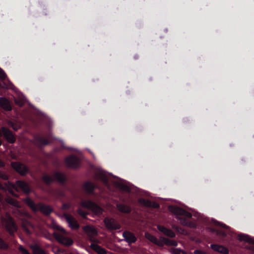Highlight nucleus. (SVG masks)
<instances>
[{
  "label": "nucleus",
  "instance_id": "nucleus-20",
  "mask_svg": "<svg viewBox=\"0 0 254 254\" xmlns=\"http://www.w3.org/2000/svg\"><path fill=\"white\" fill-rule=\"evenodd\" d=\"M146 238L150 242L154 243V244L157 245L159 247H163V243L160 240H158V239L155 237L154 236L146 233H145Z\"/></svg>",
  "mask_w": 254,
  "mask_h": 254
},
{
  "label": "nucleus",
  "instance_id": "nucleus-7",
  "mask_svg": "<svg viewBox=\"0 0 254 254\" xmlns=\"http://www.w3.org/2000/svg\"><path fill=\"white\" fill-rule=\"evenodd\" d=\"M169 210L171 212L174 213L177 216H182L188 219L191 218L192 217V214L191 213L187 211L186 210L178 206H170L169 207Z\"/></svg>",
  "mask_w": 254,
  "mask_h": 254
},
{
  "label": "nucleus",
  "instance_id": "nucleus-11",
  "mask_svg": "<svg viewBox=\"0 0 254 254\" xmlns=\"http://www.w3.org/2000/svg\"><path fill=\"white\" fill-rule=\"evenodd\" d=\"M14 187L16 190H19L26 193H29L31 191L28 184L23 181H17Z\"/></svg>",
  "mask_w": 254,
  "mask_h": 254
},
{
  "label": "nucleus",
  "instance_id": "nucleus-21",
  "mask_svg": "<svg viewBox=\"0 0 254 254\" xmlns=\"http://www.w3.org/2000/svg\"><path fill=\"white\" fill-rule=\"evenodd\" d=\"M84 230L89 237L90 238L91 241H93L94 236L97 235V231L93 227L87 226L85 227Z\"/></svg>",
  "mask_w": 254,
  "mask_h": 254
},
{
  "label": "nucleus",
  "instance_id": "nucleus-10",
  "mask_svg": "<svg viewBox=\"0 0 254 254\" xmlns=\"http://www.w3.org/2000/svg\"><path fill=\"white\" fill-rule=\"evenodd\" d=\"M64 216L71 229L76 230L79 228V224L72 216L67 213L64 214Z\"/></svg>",
  "mask_w": 254,
  "mask_h": 254
},
{
  "label": "nucleus",
  "instance_id": "nucleus-38",
  "mask_svg": "<svg viewBox=\"0 0 254 254\" xmlns=\"http://www.w3.org/2000/svg\"><path fill=\"white\" fill-rule=\"evenodd\" d=\"M70 207V204L67 203H64L62 205V208L64 210H67L69 209Z\"/></svg>",
  "mask_w": 254,
  "mask_h": 254
},
{
  "label": "nucleus",
  "instance_id": "nucleus-39",
  "mask_svg": "<svg viewBox=\"0 0 254 254\" xmlns=\"http://www.w3.org/2000/svg\"><path fill=\"white\" fill-rule=\"evenodd\" d=\"M194 254H207L205 252L201 251V250H195L194 251Z\"/></svg>",
  "mask_w": 254,
  "mask_h": 254
},
{
  "label": "nucleus",
  "instance_id": "nucleus-18",
  "mask_svg": "<svg viewBox=\"0 0 254 254\" xmlns=\"http://www.w3.org/2000/svg\"><path fill=\"white\" fill-rule=\"evenodd\" d=\"M0 106L6 111H10L12 110L9 101L5 97H0Z\"/></svg>",
  "mask_w": 254,
  "mask_h": 254
},
{
  "label": "nucleus",
  "instance_id": "nucleus-35",
  "mask_svg": "<svg viewBox=\"0 0 254 254\" xmlns=\"http://www.w3.org/2000/svg\"><path fill=\"white\" fill-rule=\"evenodd\" d=\"M0 178L3 179L4 180H7L8 179V176L4 172L0 171Z\"/></svg>",
  "mask_w": 254,
  "mask_h": 254
},
{
  "label": "nucleus",
  "instance_id": "nucleus-37",
  "mask_svg": "<svg viewBox=\"0 0 254 254\" xmlns=\"http://www.w3.org/2000/svg\"><path fill=\"white\" fill-rule=\"evenodd\" d=\"M77 212L80 215L83 217H85L87 215V213L80 208L78 209Z\"/></svg>",
  "mask_w": 254,
  "mask_h": 254
},
{
  "label": "nucleus",
  "instance_id": "nucleus-29",
  "mask_svg": "<svg viewBox=\"0 0 254 254\" xmlns=\"http://www.w3.org/2000/svg\"><path fill=\"white\" fill-rule=\"evenodd\" d=\"M31 249L33 254H46L45 251L36 244L32 246Z\"/></svg>",
  "mask_w": 254,
  "mask_h": 254
},
{
  "label": "nucleus",
  "instance_id": "nucleus-8",
  "mask_svg": "<svg viewBox=\"0 0 254 254\" xmlns=\"http://www.w3.org/2000/svg\"><path fill=\"white\" fill-rule=\"evenodd\" d=\"M104 223L107 229L111 230H117L121 228V225L113 218L106 217Z\"/></svg>",
  "mask_w": 254,
  "mask_h": 254
},
{
  "label": "nucleus",
  "instance_id": "nucleus-30",
  "mask_svg": "<svg viewBox=\"0 0 254 254\" xmlns=\"http://www.w3.org/2000/svg\"><path fill=\"white\" fill-rule=\"evenodd\" d=\"M210 248L214 251L219 252L220 253H222V246L212 244L210 245Z\"/></svg>",
  "mask_w": 254,
  "mask_h": 254
},
{
  "label": "nucleus",
  "instance_id": "nucleus-33",
  "mask_svg": "<svg viewBox=\"0 0 254 254\" xmlns=\"http://www.w3.org/2000/svg\"><path fill=\"white\" fill-rule=\"evenodd\" d=\"M173 254H188L185 251L180 249H174L173 250Z\"/></svg>",
  "mask_w": 254,
  "mask_h": 254
},
{
  "label": "nucleus",
  "instance_id": "nucleus-24",
  "mask_svg": "<svg viewBox=\"0 0 254 254\" xmlns=\"http://www.w3.org/2000/svg\"><path fill=\"white\" fill-rule=\"evenodd\" d=\"M177 218L180 220V223L184 226L190 227H193L194 226L193 223L182 216H178Z\"/></svg>",
  "mask_w": 254,
  "mask_h": 254
},
{
  "label": "nucleus",
  "instance_id": "nucleus-43",
  "mask_svg": "<svg viewBox=\"0 0 254 254\" xmlns=\"http://www.w3.org/2000/svg\"><path fill=\"white\" fill-rule=\"evenodd\" d=\"M57 193H58L59 195H63V192H62V191H57Z\"/></svg>",
  "mask_w": 254,
  "mask_h": 254
},
{
  "label": "nucleus",
  "instance_id": "nucleus-5",
  "mask_svg": "<svg viewBox=\"0 0 254 254\" xmlns=\"http://www.w3.org/2000/svg\"><path fill=\"white\" fill-rule=\"evenodd\" d=\"M11 166L13 170L21 176L28 174L29 169L24 164L19 162H11Z\"/></svg>",
  "mask_w": 254,
  "mask_h": 254
},
{
  "label": "nucleus",
  "instance_id": "nucleus-14",
  "mask_svg": "<svg viewBox=\"0 0 254 254\" xmlns=\"http://www.w3.org/2000/svg\"><path fill=\"white\" fill-rule=\"evenodd\" d=\"M158 230L162 233L165 235L174 238L176 237L175 233L170 229H168L164 226L158 225H157Z\"/></svg>",
  "mask_w": 254,
  "mask_h": 254
},
{
  "label": "nucleus",
  "instance_id": "nucleus-23",
  "mask_svg": "<svg viewBox=\"0 0 254 254\" xmlns=\"http://www.w3.org/2000/svg\"><path fill=\"white\" fill-rule=\"evenodd\" d=\"M160 239L163 243V246L165 245L168 246L176 247L178 245V243L175 240H171L164 237H160Z\"/></svg>",
  "mask_w": 254,
  "mask_h": 254
},
{
  "label": "nucleus",
  "instance_id": "nucleus-12",
  "mask_svg": "<svg viewBox=\"0 0 254 254\" xmlns=\"http://www.w3.org/2000/svg\"><path fill=\"white\" fill-rule=\"evenodd\" d=\"M1 130L3 136L9 143H13L15 141V137L10 130L5 127H2Z\"/></svg>",
  "mask_w": 254,
  "mask_h": 254
},
{
  "label": "nucleus",
  "instance_id": "nucleus-22",
  "mask_svg": "<svg viewBox=\"0 0 254 254\" xmlns=\"http://www.w3.org/2000/svg\"><path fill=\"white\" fill-rule=\"evenodd\" d=\"M117 207L120 212L128 214L131 211V207L123 203L117 204Z\"/></svg>",
  "mask_w": 254,
  "mask_h": 254
},
{
  "label": "nucleus",
  "instance_id": "nucleus-2",
  "mask_svg": "<svg viewBox=\"0 0 254 254\" xmlns=\"http://www.w3.org/2000/svg\"><path fill=\"white\" fill-rule=\"evenodd\" d=\"M42 181L47 185H50L53 182H57L61 185L65 184L67 181L66 175L59 171H56L52 177L49 175H44L42 178Z\"/></svg>",
  "mask_w": 254,
  "mask_h": 254
},
{
  "label": "nucleus",
  "instance_id": "nucleus-32",
  "mask_svg": "<svg viewBox=\"0 0 254 254\" xmlns=\"http://www.w3.org/2000/svg\"><path fill=\"white\" fill-rule=\"evenodd\" d=\"M5 201L8 203L11 204L13 206H16L17 203V201L15 199L11 198L10 197H8L6 198Z\"/></svg>",
  "mask_w": 254,
  "mask_h": 254
},
{
  "label": "nucleus",
  "instance_id": "nucleus-44",
  "mask_svg": "<svg viewBox=\"0 0 254 254\" xmlns=\"http://www.w3.org/2000/svg\"><path fill=\"white\" fill-rule=\"evenodd\" d=\"M1 133H2V130H1H1L0 129V136H1Z\"/></svg>",
  "mask_w": 254,
  "mask_h": 254
},
{
  "label": "nucleus",
  "instance_id": "nucleus-17",
  "mask_svg": "<svg viewBox=\"0 0 254 254\" xmlns=\"http://www.w3.org/2000/svg\"><path fill=\"white\" fill-rule=\"evenodd\" d=\"M139 202L142 205L147 207L158 208L160 206L158 203L144 198H140L139 200Z\"/></svg>",
  "mask_w": 254,
  "mask_h": 254
},
{
  "label": "nucleus",
  "instance_id": "nucleus-19",
  "mask_svg": "<svg viewBox=\"0 0 254 254\" xmlns=\"http://www.w3.org/2000/svg\"><path fill=\"white\" fill-rule=\"evenodd\" d=\"M96 185L91 182H86L83 185V189L86 192L89 194L93 193L96 188Z\"/></svg>",
  "mask_w": 254,
  "mask_h": 254
},
{
  "label": "nucleus",
  "instance_id": "nucleus-28",
  "mask_svg": "<svg viewBox=\"0 0 254 254\" xmlns=\"http://www.w3.org/2000/svg\"><path fill=\"white\" fill-rule=\"evenodd\" d=\"M96 179L101 181L104 184L107 185L108 184L109 180L105 174L102 173H98L96 175Z\"/></svg>",
  "mask_w": 254,
  "mask_h": 254
},
{
  "label": "nucleus",
  "instance_id": "nucleus-3",
  "mask_svg": "<svg viewBox=\"0 0 254 254\" xmlns=\"http://www.w3.org/2000/svg\"><path fill=\"white\" fill-rule=\"evenodd\" d=\"M81 205L83 207L87 208L97 214H100L103 211V210L100 206L91 200L82 201L81 202Z\"/></svg>",
  "mask_w": 254,
  "mask_h": 254
},
{
  "label": "nucleus",
  "instance_id": "nucleus-15",
  "mask_svg": "<svg viewBox=\"0 0 254 254\" xmlns=\"http://www.w3.org/2000/svg\"><path fill=\"white\" fill-rule=\"evenodd\" d=\"M35 140L36 142V144L39 147H42L43 146L47 145L49 144L50 142L49 140L46 138L41 134H37L34 136Z\"/></svg>",
  "mask_w": 254,
  "mask_h": 254
},
{
  "label": "nucleus",
  "instance_id": "nucleus-26",
  "mask_svg": "<svg viewBox=\"0 0 254 254\" xmlns=\"http://www.w3.org/2000/svg\"><path fill=\"white\" fill-rule=\"evenodd\" d=\"M90 248L98 254H107L106 250L96 244L92 243Z\"/></svg>",
  "mask_w": 254,
  "mask_h": 254
},
{
  "label": "nucleus",
  "instance_id": "nucleus-31",
  "mask_svg": "<svg viewBox=\"0 0 254 254\" xmlns=\"http://www.w3.org/2000/svg\"><path fill=\"white\" fill-rule=\"evenodd\" d=\"M8 248V245L0 237V249L7 250Z\"/></svg>",
  "mask_w": 254,
  "mask_h": 254
},
{
  "label": "nucleus",
  "instance_id": "nucleus-45",
  "mask_svg": "<svg viewBox=\"0 0 254 254\" xmlns=\"http://www.w3.org/2000/svg\"><path fill=\"white\" fill-rule=\"evenodd\" d=\"M215 223H216L215 224L216 225V224H219L218 222H216V221L215 222Z\"/></svg>",
  "mask_w": 254,
  "mask_h": 254
},
{
  "label": "nucleus",
  "instance_id": "nucleus-41",
  "mask_svg": "<svg viewBox=\"0 0 254 254\" xmlns=\"http://www.w3.org/2000/svg\"><path fill=\"white\" fill-rule=\"evenodd\" d=\"M229 253L228 249L223 246V254H228Z\"/></svg>",
  "mask_w": 254,
  "mask_h": 254
},
{
  "label": "nucleus",
  "instance_id": "nucleus-34",
  "mask_svg": "<svg viewBox=\"0 0 254 254\" xmlns=\"http://www.w3.org/2000/svg\"><path fill=\"white\" fill-rule=\"evenodd\" d=\"M18 250L22 254H30L29 252L22 246L20 245L18 247Z\"/></svg>",
  "mask_w": 254,
  "mask_h": 254
},
{
  "label": "nucleus",
  "instance_id": "nucleus-42",
  "mask_svg": "<svg viewBox=\"0 0 254 254\" xmlns=\"http://www.w3.org/2000/svg\"><path fill=\"white\" fill-rule=\"evenodd\" d=\"M122 188L125 190H127V187L126 186H123Z\"/></svg>",
  "mask_w": 254,
  "mask_h": 254
},
{
  "label": "nucleus",
  "instance_id": "nucleus-1",
  "mask_svg": "<svg viewBox=\"0 0 254 254\" xmlns=\"http://www.w3.org/2000/svg\"><path fill=\"white\" fill-rule=\"evenodd\" d=\"M54 228L56 231L53 233V236L58 242L67 246L73 244V241L67 237V233L63 228L59 225H55Z\"/></svg>",
  "mask_w": 254,
  "mask_h": 254
},
{
  "label": "nucleus",
  "instance_id": "nucleus-4",
  "mask_svg": "<svg viewBox=\"0 0 254 254\" xmlns=\"http://www.w3.org/2000/svg\"><path fill=\"white\" fill-rule=\"evenodd\" d=\"M2 221L5 229L10 235L17 230L16 224L11 216H7L6 218H3Z\"/></svg>",
  "mask_w": 254,
  "mask_h": 254
},
{
  "label": "nucleus",
  "instance_id": "nucleus-13",
  "mask_svg": "<svg viewBox=\"0 0 254 254\" xmlns=\"http://www.w3.org/2000/svg\"><path fill=\"white\" fill-rule=\"evenodd\" d=\"M38 210L45 215H49L53 211V209L51 206L42 202L38 203Z\"/></svg>",
  "mask_w": 254,
  "mask_h": 254
},
{
  "label": "nucleus",
  "instance_id": "nucleus-36",
  "mask_svg": "<svg viewBox=\"0 0 254 254\" xmlns=\"http://www.w3.org/2000/svg\"><path fill=\"white\" fill-rule=\"evenodd\" d=\"M6 77V75L3 70L0 67V79L4 80Z\"/></svg>",
  "mask_w": 254,
  "mask_h": 254
},
{
  "label": "nucleus",
  "instance_id": "nucleus-9",
  "mask_svg": "<svg viewBox=\"0 0 254 254\" xmlns=\"http://www.w3.org/2000/svg\"><path fill=\"white\" fill-rule=\"evenodd\" d=\"M223 241L233 240L236 237V234L233 232L231 228L223 223Z\"/></svg>",
  "mask_w": 254,
  "mask_h": 254
},
{
  "label": "nucleus",
  "instance_id": "nucleus-25",
  "mask_svg": "<svg viewBox=\"0 0 254 254\" xmlns=\"http://www.w3.org/2000/svg\"><path fill=\"white\" fill-rule=\"evenodd\" d=\"M25 203L34 212L38 210V204H36L34 201L29 197L25 199Z\"/></svg>",
  "mask_w": 254,
  "mask_h": 254
},
{
  "label": "nucleus",
  "instance_id": "nucleus-16",
  "mask_svg": "<svg viewBox=\"0 0 254 254\" xmlns=\"http://www.w3.org/2000/svg\"><path fill=\"white\" fill-rule=\"evenodd\" d=\"M123 236L128 244L134 243L137 240L134 235L129 231H125L123 234Z\"/></svg>",
  "mask_w": 254,
  "mask_h": 254
},
{
  "label": "nucleus",
  "instance_id": "nucleus-40",
  "mask_svg": "<svg viewBox=\"0 0 254 254\" xmlns=\"http://www.w3.org/2000/svg\"><path fill=\"white\" fill-rule=\"evenodd\" d=\"M10 125L13 128V129H14L15 130H17V127L16 126V125H14V123H13L12 122H10Z\"/></svg>",
  "mask_w": 254,
  "mask_h": 254
},
{
  "label": "nucleus",
  "instance_id": "nucleus-27",
  "mask_svg": "<svg viewBox=\"0 0 254 254\" xmlns=\"http://www.w3.org/2000/svg\"><path fill=\"white\" fill-rule=\"evenodd\" d=\"M238 239L241 241H244L251 244H254V239L245 234H240L238 236Z\"/></svg>",
  "mask_w": 254,
  "mask_h": 254
},
{
  "label": "nucleus",
  "instance_id": "nucleus-6",
  "mask_svg": "<svg viewBox=\"0 0 254 254\" xmlns=\"http://www.w3.org/2000/svg\"><path fill=\"white\" fill-rule=\"evenodd\" d=\"M65 163L67 167L72 169H77L80 165L79 159L74 155L67 157L65 159Z\"/></svg>",
  "mask_w": 254,
  "mask_h": 254
}]
</instances>
